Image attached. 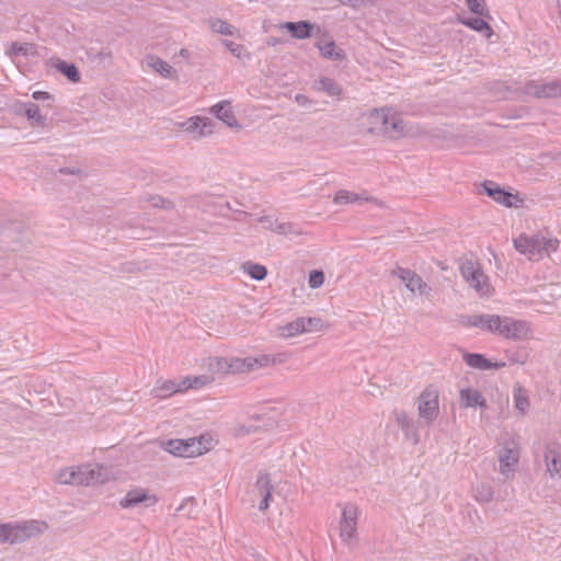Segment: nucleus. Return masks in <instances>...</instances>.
I'll return each instance as SVG.
<instances>
[{"label":"nucleus","mask_w":561,"mask_h":561,"mask_svg":"<svg viewBox=\"0 0 561 561\" xmlns=\"http://www.w3.org/2000/svg\"><path fill=\"white\" fill-rule=\"evenodd\" d=\"M190 379L192 389H201L215 380L213 375L190 376Z\"/></svg>","instance_id":"37998d69"},{"label":"nucleus","mask_w":561,"mask_h":561,"mask_svg":"<svg viewBox=\"0 0 561 561\" xmlns=\"http://www.w3.org/2000/svg\"><path fill=\"white\" fill-rule=\"evenodd\" d=\"M210 112L229 127H240L229 101H221L211 106Z\"/></svg>","instance_id":"a211bd4d"},{"label":"nucleus","mask_w":561,"mask_h":561,"mask_svg":"<svg viewBox=\"0 0 561 561\" xmlns=\"http://www.w3.org/2000/svg\"><path fill=\"white\" fill-rule=\"evenodd\" d=\"M504 366H505L504 362H496V363H492L491 362V369H500V368H502Z\"/></svg>","instance_id":"338daca9"},{"label":"nucleus","mask_w":561,"mask_h":561,"mask_svg":"<svg viewBox=\"0 0 561 561\" xmlns=\"http://www.w3.org/2000/svg\"><path fill=\"white\" fill-rule=\"evenodd\" d=\"M313 88L317 91L324 92L329 96L339 98L342 94L341 85L331 78L321 77L319 80L314 81Z\"/></svg>","instance_id":"b1692460"},{"label":"nucleus","mask_w":561,"mask_h":561,"mask_svg":"<svg viewBox=\"0 0 561 561\" xmlns=\"http://www.w3.org/2000/svg\"><path fill=\"white\" fill-rule=\"evenodd\" d=\"M183 126L185 130L193 135L195 139L207 136L213 133L214 123L209 118L192 117Z\"/></svg>","instance_id":"dca6fc26"},{"label":"nucleus","mask_w":561,"mask_h":561,"mask_svg":"<svg viewBox=\"0 0 561 561\" xmlns=\"http://www.w3.org/2000/svg\"><path fill=\"white\" fill-rule=\"evenodd\" d=\"M461 24L465 26L477 31L479 33L484 34L485 37L490 38L493 35V30L491 25L485 21V18L476 16V18H465L460 19Z\"/></svg>","instance_id":"5701e85b"},{"label":"nucleus","mask_w":561,"mask_h":561,"mask_svg":"<svg viewBox=\"0 0 561 561\" xmlns=\"http://www.w3.org/2000/svg\"><path fill=\"white\" fill-rule=\"evenodd\" d=\"M32 98L36 101H44V100L53 99V96L48 92H45V91H35V92H33Z\"/></svg>","instance_id":"13d9d810"},{"label":"nucleus","mask_w":561,"mask_h":561,"mask_svg":"<svg viewBox=\"0 0 561 561\" xmlns=\"http://www.w3.org/2000/svg\"><path fill=\"white\" fill-rule=\"evenodd\" d=\"M149 65L163 78H172V75L174 73L172 66L169 65L167 61L160 59L159 57H151L149 60Z\"/></svg>","instance_id":"72a5a7b5"},{"label":"nucleus","mask_w":561,"mask_h":561,"mask_svg":"<svg viewBox=\"0 0 561 561\" xmlns=\"http://www.w3.org/2000/svg\"><path fill=\"white\" fill-rule=\"evenodd\" d=\"M106 478L99 466H79L77 468H66L58 472L57 481L61 484L91 485L102 484Z\"/></svg>","instance_id":"f257e3e1"},{"label":"nucleus","mask_w":561,"mask_h":561,"mask_svg":"<svg viewBox=\"0 0 561 561\" xmlns=\"http://www.w3.org/2000/svg\"><path fill=\"white\" fill-rule=\"evenodd\" d=\"M176 392H179V388L176 387V382L174 380H159L157 386L151 391L153 397L161 399L168 398Z\"/></svg>","instance_id":"cd10ccee"},{"label":"nucleus","mask_w":561,"mask_h":561,"mask_svg":"<svg viewBox=\"0 0 561 561\" xmlns=\"http://www.w3.org/2000/svg\"><path fill=\"white\" fill-rule=\"evenodd\" d=\"M275 231L279 234H288L295 232L294 225L290 222H282L276 225Z\"/></svg>","instance_id":"603ef678"},{"label":"nucleus","mask_w":561,"mask_h":561,"mask_svg":"<svg viewBox=\"0 0 561 561\" xmlns=\"http://www.w3.org/2000/svg\"><path fill=\"white\" fill-rule=\"evenodd\" d=\"M295 101L297 102L298 105L305 107L309 106L312 103V101L307 95L300 93L296 94Z\"/></svg>","instance_id":"4d7b16f0"},{"label":"nucleus","mask_w":561,"mask_h":561,"mask_svg":"<svg viewBox=\"0 0 561 561\" xmlns=\"http://www.w3.org/2000/svg\"><path fill=\"white\" fill-rule=\"evenodd\" d=\"M95 58H98L100 62H104L105 60H110L111 59V53L105 51V50L99 51L95 55Z\"/></svg>","instance_id":"e2e57ef3"},{"label":"nucleus","mask_w":561,"mask_h":561,"mask_svg":"<svg viewBox=\"0 0 561 561\" xmlns=\"http://www.w3.org/2000/svg\"><path fill=\"white\" fill-rule=\"evenodd\" d=\"M459 323L466 328H479L482 331L495 334L501 323L499 314H470L460 316Z\"/></svg>","instance_id":"6e6552de"},{"label":"nucleus","mask_w":561,"mask_h":561,"mask_svg":"<svg viewBox=\"0 0 561 561\" xmlns=\"http://www.w3.org/2000/svg\"><path fill=\"white\" fill-rule=\"evenodd\" d=\"M195 501L193 497L185 499L182 504L178 507L176 512H185L184 514L190 517L192 514V507L194 506Z\"/></svg>","instance_id":"09e8293b"},{"label":"nucleus","mask_w":561,"mask_h":561,"mask_svg":"<svg viewBox=\"0 0 561 561\" xmlns=\"http://www.w3.org/2000/svg\"><path fill=\"white\" fill-rule=\"evenodd\" d=\"M210 28L216 33L227 36H233L237 32V28L233 25L220 19L211 20Z\"/></svg>","instance_id":"c9c22d12"},{"label":"nucleus","mask_w":561,"mask_h":561,"mask_svg":"<svg viewBox=\"0 0 561 561\" xmlns=\"http://www.w3.org/2000/svg\"><path fill=\"white\" fill-rule=\"evenodd\" d=\"M316 25L309 21L284 22L279 28L286 30L291 37L297 39H306L313 35Z\"/></svg>","instance_id":"2eb2a0df"},{"label":"nucleus","mask_w":561,"mask_h":561,"mask_svg":"<svg viewBox=\"0 0 561 561\" xmlns=\"http://www.w3.org/2000/svg\"><path fill=\"white\" fill-rule=\"evenodd\" d=\"M316 46L319 48L321 56L325 59L341 61L346 57L345 51L339 48L333 41L324 44L319 42Z\"/></svg>","instance_id":"412c9836"},{"label":"nucleus","mask_w":561,"mask_h":561,"mask_svg":"<svg viewBox=\"0 0 561 561\" xmlns=\"http://www.w3.org/2000/svg\"><path fill=\"white\" fill-rule=\"evenodd\" d=\"M462 277L480 294H486L489 283L486 275L482 272L478 263L467 261L460 266Z\"/></svg>","instance_id":"0eeeda50"},{"label":"nucleus","mask_w":561,"mask_h":561,"mask_svg":"<svg viewBox=\"0 0 561 561\" xmlns=\"http://www.w3.org/2000/svg\"><path fill=\"white\" fill-rule=\"evenodd\" d=\"M261 501L259 503V511L265 512L270 507V501L272 500V492L266 491L265 494L261 495Z\"/></svg>","instance_id":"864d4df0"},{"label":"nucleus","mask_w":561,"mask_h":561,"mask_svg":"<svg viewBox=\"0 0 561 561\" xmlns=\"http://www.w3.org/2000/svg\"><path fill=\"white\" fill-rule=\"evenodd\" d=\"M412 272L413 271L409 268L398 267L392 273L397 275L407 286V284H409V278H411Z\"/></svg>","instance_id":"8fccbe9b"},{"label":"nucleus","mask_w":561,"mask_h":561,"mask_svg":"<svg viewBox=\"0 0 561 561\" xmlns=\"http://www.w3.org/2000/svg\"><path fill=\"white\" fill-rule=\"evenodd\" d=\"M151 202H152L153 206H156V207L168 208V207H170L172 205V203L170 201H167V199H164L161 196L152 197Z\"/></svg>","instance_id":"5fc2aeb1"},{"label":"nucleus","mask_w":561,"mask_h":561,"mask_svg":"<svg viewBox=\"0 0 561 561\" xmlns=\"http://www.w3.org/2000/svg\"><path fill=\"white\" fill-rule=\"evenodd\" d=\"M280 43V38L278 37H270L267 44L271 46H275Z\"/></svg>","instance_id":"69168bd1"},{"label":"nucleus","mask_w":561,"mask_h":561,"mask_svg":"<svg viewBox=\"0 0 561 561\" xmlns=\"http://www.w3.org/2000/svg\"><path fill=\"white\" fill-rule=\"evenodd\" d=\"M478 495L477 499L483 502H490L493 500L494 492L491 486L488 485H481V489H478Z\"/></svg>","instance_id":"49530a36"},{"label":"nucleus","mask_w":561,"mask_h":561,"mask_svg":"<svg viewBox=\"0 0 561 561\" xmlns=\"http://www.w3.org/2000/svg\"><path fill=\"white\" fill-rule=\"evenodd\" d=\"M8 523L0 524V543H8Z\"/></svg>","instance_id":"bf43d9fd"},{"label":"nucleus","mask_w":561,"mask_h":561,"mask_svg":"<svg viewBox=\"0 0 561 561\" xmlns=\"http://www.w3.org/2000/svg\"><path fill=\"white\" fill-rule=\"evenodd\" d=\"M407 288L419 295H428L431 291V287L419 276L415 272H412L411 278H409V284H407Z\"/></svg>","instance_id":"c85d7f7f"},{"label":"nucleus","mask_w":561,"mask_h":561,"mask_svg":"<svg viewBox=\"0 0 561 561\" xmlns=\"http://www.w3.org/2000/svg\"><path fill=\"white\" fill-rule=\"evenodd\" d=\"M37 53L36 45L32 43L13 42L9 54L11 56H33Z\"/></svg>","instance_id":"7c9ffc66"},{"label":"nucleus","mask_w":561,"mask_h":561,"mask_svg":"<svg viewBox=\"0 0 561 561\" xmlns=\"http://www.w3.org/2000/svg\"><path fill=\"white\" fill-rule=\"evenodd\" d=\"M142 503H145L147 507L152 506L158 503V497L154 494H149L146 489L134 488L119 500V506L122 508L136 507Z\"/></svg>","instance_id":"9d476101"},{"label":"nucleus","mask_w":561,"mask_h":561,"mask_svg":"<svg viewBox=\"0 0 561 561\" xmlns=\"http://www.w3.org/2000/svg\"><path fill=\"white\" fill-rule=\"evenodd\" d=\"M545 236L541 233L534 236L520 234L514 239L515 249L528 256L530 260H537L542 256L545 250Z\"/></svg>","instance_id":"39448f33"},{"label":"nucleus","mask_w":561,"mask_h":561,"mask_svg":"<svg viewBox=\"0 0 561 561\" xmlns=\"http://www.w3.org/2000/svg\"><path fill=\"white\" fill-rule=\"evenodd\" d=\"M459 404L463 409L468 408H482L488 407L485 398L482 393L472 388H463L459 391Z\"/></svg>","instance_id":"f3484780"},{"label":"nucleus","mask_w":561,"mask_h":561,"mask_svg":"<svg viewBox=\"0 0 561 561\" xmlns=\"http://www.w3.org/2000/svg\"><path fill=\"white\" fill-rule=\"evenodd\" d=\"M47 527L46 523L28 520L23 523H8V543L15 545L39 535Z\"/></svg>","instance_id":"7ed1b4c3"},{"label":"nucleus","mask_w":561,"mask_h":561,"mask_svg":"<svg viewBox=\"0 0 561 561\" xmlns=\"http://www.w3.org/2000/svg\"><path fill=\"white\" fill-rule=\"evenodd\" d=\"M185 447L183 448V457L184 458H191L194 456L202 455L204 453V447L202 446L201 440H197L196 438H190L185 440Z\"/></svg>","instance_id":"e433bc0d"},{"label":"nucleus","mask_w":561,"mask_h":561,"mask_svg":"<svg viewBox=\"0 0 561 561\" xmlns=\"http://www.w3.org/2000/svg\"><path fill=\"white\" fill-rule=\"evenodd\" d=\"M304 321L305 332L317 331L322 328V321L320 318L300 317Z\"/></svg>","instance_id":"c03bdc74"},{"label":"nucleus","mask_w":561,"mask_h":561,"mask_svg":"<svg viewBox=\"0 0 561 561\" xmlns=\"http://www.w3.org/2000/svg\"><path fill=\"white\" fill-rule=\"evenodd\" d=\"M468 8L472 13L478 16L491 19L490 12L486 8L485 0H466Z\"/></svg>","instance_id":"4c0bfd02"},{"label":"nucleus","mask_w":561,"mask_h":561,"mask_svg":"<svg viewBox=\"0 0 561 561\" xmlns=\"http://www.w3.org/2000/svg\"><path fill=\"white\" fill-rule=\"evenodd\" d=\"M252 433V426L240 425L236 428V435L242 436Z\"/></svg>","instance_id":"052dcab7"},{"label":"nucleus","mask_w":561,"mask_h":561,"mask_svg":"<svg viewBox=\"0 0 561 561\" xmlns=\"http://www.w3.org/2000/svg\"><path fill=\"white\" fill-rule=\"evenodd\" d=\"M225 207H226L227 209H229V210H233V211H234V214H236L234 219H236V220H241V219H242V217L248 216V214H247L245 211H242V210H234V209L231 207V205H230V203H229V202H227V203L225 204Z\"/></svg>","instance_id":"680f3d73"},{"label":"nucleus","mask_w":561,"mask_h":561,"mask_svg":"<svg viewBox=\"0 0 561 561\" xmlns=\"http://www.w3.org/2000/svg\"><path fill=\"white\" fill-rule=\"evenodd\" d=\"M525 92L537 99H551L561 96V80L548 82L529 81L525 85Z\"/></svg>","instance_id":"1a4fd4ad"},{"label":"nucleus","mask_w":561,"mask_h":561,"mask_svg":"<svg viewBox=\"0 0 561 561\" xmlns=\"http://www.w3.org/2000/svg\"><path fill=\"white\" fill-rule=\"evenodd\" d=\"M225 47L236 57L240 58L243 50H244V47L240 44H236L234 42H231V41H224L222 42Z\"/></svg>","instance_id":"de8ad7c7"},{"label":"nucleus","mask_w":561,"mask_h":561,"mask_svg":"<svg viewBox=\"0 0 561 561\" xmlns=\"http://www.w3.org/2000/svg\"><path fill=\"white\" fill-rule=\"evenodd\" d=\"M514 400L516 409L524 414L529 408V400L526 396V391L522 387L514 390Z\"/></svg>","instance_id":"ea45409f"},{"label":"nucleus","mask_w":561,"mask_h":561,"mask_svg":"<svg viewBox=\"0 0 561 561\" xmlns=\"http://www.w3.org/2000/svg\"><path fill=\"white\" fill-rule=\"evenodd\" d=\"M462 358L465 363L476 369L489 370L491 369V360L484 355L479 353H463Z\"/></svg>","instance_id":"bb28decb"},{"label":"nucleus","mask_w":561,"mask_h":561,"mask_svg":"<svg viewBox=\"0 0 561 561\" xmlns=\"http://www.w3.org/2000/svg\"><path fill=\"white\" fill-rule=\"evenodd\" d=\"M59 172H60L61 174H77V173H79L80 171H79V170H77V169L61 168V169H59Z\"/></svg>","instance_id":"0e129e2a"},{"label":"nucleus","mask_w":561,"mask_h":561,"mask_svg":"<svg viewBox=\"0 0 561 561\" xmlns=\"http://www.w3.org/2000/svg\"><path fill=\"white\" fill-rule=\"evenodd\" d=\"M500 320L495 334L503 339L523 342L531 337L533 330L528 321L506 316H500Z\"/></svg>","instance_id":"f03ea898"},{"label":"nucleus","mask_w":561,"mask_h":561,"mask_svg":"<svg viewBox=\"0 0 561 561\" xmlns=\"http://www.w3.org/2000/svg\"><path fill=\"white\" fill-rule=\"evenodd\" d=\"M389 117V114L386 113L385 108L377 110L374 108L370 111L368 119L370 123L369 133L371 134H380L382 130V127H385L388 123L387 119Z\"/></svg>","instance_id":"a878e982"},{"label":"nucleus","mask_w":561,"mask_h":561,"mask_svg":"<svg viewBox=\"0 0 561 561\" xmlns=\"http://www.w3.org/2000/svg\"><path fill=\"white\" fill-rule=\"evenodd\" d=\"M362 201H369V198L363 197L357 193H353V192L345 191V190L339 191L333 198V203L337 204V205L352 204V203L362 202Z\"/></svg>","instance_id":"c756f323"},{"label":"nucleus","mask_w":561,"mask_h":561,"mask_svg":"<svg viewBox=\"0 0 561 561\" xmlns=\"http://www.w3.org/2000/svg\"><path fill=\"white\" fill-rule=\"evenodd\" d=\"M24 114L33 127H45L47 125L46 115H42L37 104L27 102L24 104Z\"/></svg>","instance_id":"393cba45"},{"label":"nucleus","mask_w":561,"mask_h":561,"mask_svg":"<svg viewBox=\"0 0 561 561\" xmlns=\"http://www.w3.org/2000/svg\"><path fill=\"white\" fill-rule=\"evenodd\" d=\"M545 250L543 253L549 254L551 251H556L559 247V240L557 238L545 237Z\"/></svg>","instance_id":"3c124183"},{"label":"nucleus","mask_w":561,"mask_h":561,"mask_svg":"<svg viewBox=\"0 0 561 561\" xmlns=\"http://www.w3.org/2000/svg\"><path fill=\"white\" fill-rule=\"evenodd\" d=\"M357 525V507L347 503L342 511V518L340 522V537L343 541L352 539L356 534Z\"/></svg>","instance_id":"9b49d317"},{"label":"nucleus","mask_w":561,"mask_h":561,"mask_svg":"<svg viewBox=\"0 0 561 561\" xmlns=\"http://www.w3.org/2000/svg\"><path fill=\"white\" fill-rule=\"evenodd\" d=\"M270 362H271V358L268 355H262L256 358L249 357V358L241 360V368L243 369V367L245 366L247 370H252L254 367L267 366L270 364Z\"/></svg>","instance_id":"79ce46f5"},{"label":"nucleus","mask_w":561,"mask_h":561,"mask_svg":"<svg viewBox=\"0 0 561 561\" xmlns=\"http://www.w3.org/2000/svg\"><path fill=\"white\" fill-rule=\"evenodd\" d=\"M505 356L512 364L524 365L528 360V352L525 348L506 350Z\"/></svg>","instance_id":"58836bf2"},{"label":"nucleus","mask_w":561,"mask_h":561,"mask_svg":"<svg viewBox=\"0 0 561 561\" xmlns=\"http://www.w3.org/2000/svg\"><path fill=\"white\" fill-rule=\"evenodd\" d=\"M180 56H182L183 58H187L190 56V51L185 48H182L180 50Z\"/></svg>","instance_id":"774afa93"},{"label":"nucleus","mask_w":561,"mask_h":561,"mask_svg":"<svg viewBox=\"0 0 561 561\" xmlns=\"http://www.w3.org/2000/svg\"><path fill=\"white\" fill-rule=\"evenodd\" d=\"M481 192L506 207L517 208L523 204V199L518 194L505 191L493 181H484Z\"/></svg>","instance_id":"423d86ee"},{"label":"nucleus","mask_w":561,"mask_h":561,"mask_svg":"<svg viewBox=\"0 0 561 561\" xmlns=\"http://www.w3.org/2000/svg\"><path fill=\"white\" fill-rule=\"evenodd\" d=\"M392 414L398 426L402 430L405 439L416 445L420 440V434L415 423L408 416L405 411L394 410Z\"/></svg>","instance_id":"4468645a"},{"label":"nucleus","mask_w":561,"mask_h":561,"mask_svg":"<svg viewBox=\"0 0 561 561\" xmlns=\"http://www.w3.org/2000/svg\"><path fill=\"white\" fill-rule=\"evenodd\" d=\"M519 459V451L514 440L504 442L499 451L500 472L504 477H508L512 471L511 467L516 465Z\"/></svg>","instance_id":"f8f14e48"},{"label":"nucleus","mask_w":561,"mask_h":561,"mask_svg":"<svg viewBox=\"0 0 561 561\" xmlns=\"http://www.w3.org/2000/svg\"><path fill=\"white\" fill-rule=\"evenodd\" d=\"M305 332L304 321L300 318L279 328L282 336L291 337Z\"/></svg>","instance_id":"2f4dec72"},{"label":"nucleus","mask_w":561,"mask_h":561,"mask_svg":"<svg viewBox=\"0 0 561 561\" xmlns=\"http://www.w3.org/2000/svg\"><path fill=\"white\" fill-rule=\"evenodd\" d=\"M438 390L433 386L425 388L419 399V415L427 424L433 423L439 413Z\"/></svg>","instance_id":"20e7f679"},{"label":"nucleus","mask_w":561,"mask_h":561,"mask_svg":"<svg viewBox=\"0 0 561 561\" xmlns=\"http://www.w3.org/2000/svg\"><path fill=\"white\" fill-rule=\"evenodd\" d=\"M387 123L388 124L382 127L380 134L392 140L400 139L405 136V124L400 117L396 115H389Z\"/></svg>","instance_id":"aec40b11"},{"label":"nucleus","mask_w":561,"mask_h":561,"mask_svg":"<svg viewBox=\"0 0 561 561\" xmlns=\"http://www.w3.org/2000/svg\"><path fill=\"white\" fill-rule=\"evenodd\" d=\"M560 448V444L557 442L548 443L545 446L543 458L547 466V471L552 478L556 476L561 478Z\"/></svg>","instance_id":"ddd939ff"},{"label":"nucleus","mask_w":561,"mask_h":561,"mask_svg":"<svg viewBox=\"0 0 561 561\" xmlns=\"http://www.w3.org/2000/svg\"><path fill=\"white\" fill-rule=\"evenodd\" d=\"M254 489L257 494L261 496L266 493V491L273 492L274 486L272 485L270 474L263 471H260L254 484Z\"/></svg>","instance_id":"f704fd0d"},{"label":"nucleus","mask_w":561,"mask_h":561,"mask_svg":"<svg viewBox=\"0 0 561 561\" xmlns=\"http://www.w3.org/2000/svg\"><path fill=\"white\" fill-rule=\"evenodd\" d=\"M163 448L178 457H183V448L185 447V440L184 439H169L165 443H163Z\"/></svg>","instance_id":"a19ab883"},{"label":"nucleus","mask_w":561,"mask_h":561,"mask_svg":"<svg viewBox=\"0 0 561 561\" xmlns=\"http://www.w3.org/2000/svg\"><path fill=\"white\" fill-rule=\"evenodd\" d=\"M324 282V274L322 271H311L309 274V286L310 288H319Z\"/></svg>","instance_id":"a18cd8bd"},{"label":"nucleus","mask_w":561,"mask_h":561,"mask_svg":"<svg viewBox=\"0 0 561 561\" xmlns=\"http://www.w3.org/2000/svg\"><path fill=\"white\" fill-rule=\"evenodd\" d=\"M176 387L179 388V392H184L188 389H192L190 376L183 378L180 382H176Z\"/></svg>","instance_id":"6e6d98bb"},{"label":"nucleus","mask_w":561,"mask_h":561,"mask_svg":"<svg viewBox=\"0 0 561 561\" xmlns=\"http://www.w3.org/2000/svg\"><path fill=\"white\" fill-rule=\"evenodd\" d=\"M242 267L244 272H247L249 276L255 280H262L267 275L266 267L257 263L245 262Z\"/></svg>","instance_id":"473e14b6"},{"label":"nucleus","mask_w":561,"mask_h":561,"mask_svg":"<svg viewBox=\"0 0 561 561\" xmlns=\"http://www.w3.org/2000/svg\"><path fill=\"white\" fill-rule=\"evenodd\" d=\"M51 65L56 70L62 73L69 81H80V72L75 64H69L62 59L56 58L51 59Z\"/></svg>","instance_id":"4be33fe9"},{"label":"nucleus","mask_w":561,"mask_h":561,"mask_svg":"<svg viewBox=\"0 0 561 561\" xmlns=\"http://www.w3.org/2000/svg\"><path fill=\"white\" fill-rule=\"evenodd\" d=\"M208 369L214 374H226L230 371L241 370V359L236 358L229 363L224 357H214L208 359Z\"/></svg>","instance_id":"6ab92c4d"}]
</instances>
